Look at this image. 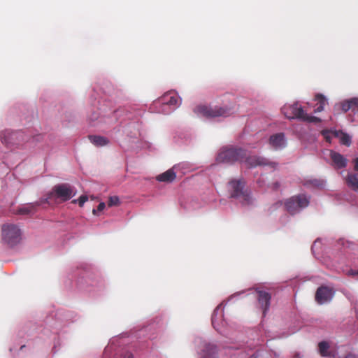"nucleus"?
Instances as JSON below:
<instances>
[{
  "label": "nucleus",
  "mask_w": 358,
  "mask_h": 358,
  "mask_svg": "<svg viewBox=\"0 0 358 358\" xmlns=\"http://www.w3.org/2000/svg\"><path fill=\"white\" fill-rule=\"evenodd\" d=\"M88 200L87 195H81L78 199H74L71 201L72 203H78L80 207H83L84 203Z\"/></svg>",
  "instance_id": "21"
},
{
  "label": "nucleus",
  "mask_w": 358,
  "mask_h": 358,
  "mask_svg": "<svg viewBox=\"0 0 358 358\" xmlns=\"http://www.w3.org/2000/svg\"><path fill=\"white\" fill-rule=\"evenodd\" d=\"M330 158L332 161L333 166L336 169H343L347 166L348 159L341 154L335 151L330 152Z\"/></svg>",
  "instance_id": "13"
},
{
  "label": "nucleus",
  "mask_w": 358,
  "mask_h": 358,
  "mask_svg": "<svg viewBox=\"0 0 358 358\" xmlns=\"http://www.w3.org/2000/svg\"><path fill=\"white\" fill-rule=\"evenodd\" d=\"M341 143L345 145L349 146L351 144V138L347 134L342 133L341 136Z\"/></svg>",
  "instance_id": "22"
},
{
  "label": "nucleus",
  "mask_w": 358,
  "mask_h": 358,
  "mask_svg": "<svg viewBox=\"0 0 358 358\" xmlns=\"http://www.w3.org/2000/svg\"><path fill=\"white\" fill-rule=\"evenodd\" d=\"M105 206H106L105 203H104L103 202H101V203L98 205V206H97V208H96V209H93V210H92V213H93L94 215H97V212H101V211H102V210L104 209Z\"/></svg>",
  "instance_id": "25"
},
{
  "label": "nucleus",
  "mask_w": 358,
  "mask_h": 358,
  "mask_svg": "<svg viewBox=\"0 0 358 358\" xmlns=\"http://www.w3.org/2000/svg\"><path fill=\"white\" fill-rule=\"evenodd\" d=\"M329 344L327 341L320 342L318 344L319 352L322 357H334V351L329 350Z\"/></svg>",
  "instance_id": "17"
},
{
  "label": "nucleus",
  "mask_w": 358,
  "mask_h": 358,
  "mask_svg": "<svg viewBox=\"0 0 358 358\" xmlns=\"http://www.w3.org/2000/svg\"><path fill=\"white\" fill-rule=\"evenodd\" d=\"M309 203L308 199L303 194L292 196L285 202L287 210L290 214H294L301 208L308 206Z\"/></svg>",
  "instance_id": "7"
},
{
  "label": "nucleus",
  "mask_w": 358,
  "mask_h": 358,
  "mask_svg": "<svg viewBox=\"0 0 358 358\" xmlns=\"http://www.w3.org/2000/svg\"><path fill=\"white\" fill-rule=\"evenodd\" d=\"M227 189L231 198L238 199L243 205L250 203V192L245 187V180H229Z\"/></svg>",
  "instance_id": "4"
},
{
  "label": "nucleus",
  "mask_w": 358,
  "mask_h": 358,
  "mask_svg": "<svg viewBox=\"0 0 358 358\" xmlns=\"http://www.w3.org/2000/svg\"><path fill=\"white\" fill-rule=\"evenodd\" d=\"M308 181L310 182V185H311L319 186V182H320L321 180H308Z\"/></svg>",
  "instance_id": "29"
},
{
  "label": "nucleus",
  "mask_w": 358,
  "mask_h": 358,
  "mask_svg": "<svg viewBox=\"0 0 358 358\" xmlns=\"http://www.w3.org/2000/svg\"><path fill=\"white\" fill-rule=\"evenodd\" d=\"M346 182L348 187L358 192V180H346Z\"/></svg>",
  "instance_id": "24"
},
{
  "label": "nucleus",
  "mask_w": 358,
  "mask_h": 358,
  "mask_svg": "<svg viewBox=\"0 0 358 358\" xmlns=\"http://www.w3.org/2000/svg\"><path fill=\"white\" fill-rule=\"evenodd\" d=\"M246 157V150L238 147L225 146L217 154L216 161L218 163L233 164L236 162H243Z\"/></svg>",
  "instance_id": "2"
},
{
  "label": "nucleus",
  "mask_w": 358,
  "mask_h": 358,
  "mask_svg": "<svg viewBox=\"0 0 358 358\" xmlns=\"http://www.w3.org/2000/svg\"><path fill=\"white\" fill-rule=\"evenodd\" d=\"M252 358H257V357H252Z\"/></svg>",
  "instance_id": "34"
},
{
  "label": "nucleus",
  "mask_w": 358,
  "mask_h": 358,
  "mask_svg": "<svg viewBox=\"0 0 358 358\" xmlns=\"http://www.w3.org/2000/svg\"><path fill=\"white\" fill-rule=\"evenodd\" d=\"M348 273H349V275H358V271L350 270V271H349Z\"/></svg>",
  "instance_id": "30"
},
{
  "label": "nucleus",
  "mask_w": 358,
  "mask_h": 358,
  "mask_svg": "<svg viewBox=\"0 0 358 358\" xmlns=\"http://www.w3.org/2000/svg\"><path fill=\"white\" fill-rule=\"evenodd\" d=\"M194 113L206 117H228L232 114L231 109L228 107L198 106L194 108Z\"/></svg>",
  "instance_id": "5"
},
{
  "label": "nucleus",
  "mask_w": 358,
  "mask_h": 358,
  "mask_svg": "<svg viewBox=\"0 0 358 358\" xmlns=\"http://www.w3.org/2000/svg\"><path fill=\"white\" fill-rule=\"evenodd\" d=\"M340 106L344 113L349 110H351L354 113L358 112V98H353L345 101L341 103Z\"/></svg>",
  "instance_id": "16"
},
{
  "label": "nucleus",
  "mask_w": 358,
  "mask_h": 358,
  "mask_svg": "<svg viewBox=\"0 0 358 358\" xmlns=\"http://www.w3.org/2000/svg\"><path fill=\"white\" fill-rule=\"evenodd\" d=\"M2 239L8 245L13 247L22 239L20 229L15 224H4L2 227Z\"/></svg>",
  "instance_id": "6"
},
{
  "label": "nucleus",
  "mask_w": 358,
  "mask_h": 358,
  "mask_svg": "<svg viewBox=\"0 0 358 358\" xmlns=\"http://www.w3.org/2000/svg\"><path fill=\"white\" fill-rule=\"evenodd\" d=\"M353 169L355 171H358V157L355 158L352 161Z\"/></svg>",
  "instance_id": "27"
},
{
  "label": "nucleus",
  "mask_w": 358,
  "mask_h": 358,
  "mask_svg": "<svg viewBox=\"0 0 358 358\" xmlns=\"http://www.w3.org/2000/svg\"><path fill=\"white\" fill-rule=\"evenodd\" d=\"M89 139L96 146H104L109 143L106 138L100 136H90Z\"/></svg>",
  "instance_id": "19"
},
{
  "label": "nucleus",
  "mask_w": 358,
  "mask_h": 358,
  "mask_svg": "<svg viewBox=\"0 0 358 358\" xmlns=\"http://www.w3.org/2000/svg\"><path fill=\"white\" fill-rule=\"evenodd\" d=\"M279 187L278 182H275L274 184V188L277 189Z\"/></svg>",
  "instance_id": "32"
},
{
  "label": "nucleus",
  "mask_w": 358,
  "mask_h": 358,
  "mask_svg": "<svg viewBox=\"0 0 358 358\" xmlns=\"http://www.w3.org/2000/svg\"><path fill=\"white\" fill-rule=\"evenodd\" d=\"M185 166V164L175 165L170 169L157 176L155 179H176V178H182L187 173V169Z\"/></svg>",
  "instance_id": "9"
},
{
  "label": "nucleus",
  "mask_w": 358,
  "mask_h": 358,
  "mask_svg": "<svg viewBox=\"0 0 358 358\" xmlns=\"http://www.w3.org/2000/svg\"><path fill=\"white\" fill-rule=\"evenodd\" d=\"M334 295V290L327 286H321L317 288L315 293V301L319 304L329 302Z\"/></svg>",
  "instance_id": "10"
},
{
  "label": "nucleus",
  "mask_w": 358,
  "mask_h": 358,
  "mask_svg": "<svg viewBox=\"0 0 358 358\" xmlns=\"http://www.w3.org/2000/svg\"><path fill=\"white\" fill-rule=\"evenodd\" d=\"M315 100L317 103L315 106L314 112L315 113L322 112L324 110V107L325 104L327 103V100H326L325 97L321 94H317L315 96Z\"/></svg>",
  "instance_id": "18"
},
{
  "label": "nucleus",
  "mask_w": 358,
  "mask_h": 358,
  "mask_svg": "<svg viewBox=\"0 0 358 358\" xmlns=\"http://www.w3.org/2000/svg\"><path fill=\"white\" fill-rule=\"evenodd\" d=\"M257 294L259 304L262 309L264 316H265L270 306L271 296L269 293L262 290H257Z\"/></svg>",
  "instance_id": "11"
},
{
  "label": "nucleus",
  "mask_w": 358,
  "mask_h": 358,
  "mask_svg": "<svg viewBox=\"0 0 358 358\" xmlns=\"http://www.w3.org/2000/svg\"><path fill=\"white\" fill-rule=\"evenodd\" d=\"M76 194L73 187L68 184H59L54 186L52 190L48 193L45 198L42 199V202L50 203L51 201L55 203H62L69 201Z\"/></svg>",
  "instance_id": "1"
},
{
  "label": "nucleus",
  "mask_w": 358,
  "mask_h": 358,
  "mask_svg": "<svg viewBox=\"0 0 358 358\" xmlns=\"http://www.w3.org/2000/svg\"><path fill=\"white\" fill-rule=\"evenodd\" d=\"M159 101L162 104L177 106L180 104V100L178 95L174 93L169 92L166 93L160 99Z\"/></svg>",
  "instance_id": "14"
},
{
  "label": "nucleus",
  "mask_w": 358,
  "mask_h": 358,
  "mask_svg": "<svg viewBox=\"0 0 358 358\" xmlns=\"http://www.w3.org/2000/svg\"><path fill=\"white\" fill-rule=\"evenodd\" d=\"M347 179H348V180H350V179H352V178H350V177H348ZM353 179H356V178H354Z\"/></svg>",
  "instance_id": "33"
},
{
  "label": "nucleus",
  "mask_w": 358,
  "mask_h": 358,
  "mask_svg": "<svg viewBox=\"0 0 358 358\" xmlns=\"http://www.w3.org/2000/svg\"><path fill=\"white\" fill-rule=\"evenodd\" d=\"M43 203H46L42 202V199H41L38 201L30 203L27 204V206L19 208L17 210V213L21 215H29L30 213H33L36 210L37 208L39 206H41Z\"/></svg>",
  "instance_id": "15"
},
{
  "label": "nucleus",
  "mask_w": 358,
  "mask_h": 358,
  "mask_svg": "<svg viewBox=\"0 0 358 358\" xmlns=\"http://www.w3.org/2000/svg\"><path fill=\"white\" fill-rule=\"evenodd\" d=\"M205 350L206 353L203 358H211V356L216 352V348L213 345L208 344L206 346Z\"/></svg>",
  "instance_id": "20"
},
{
  "label": "nucleus",
  "mask_w": 358,
  "mask_h": 358,
  "mask_svg": "<svg viewBox=\"0 0 358 358\" xmlns=\"http://www.w3.org/2000/svg\"><path fill=\"white\" fill-rule=\"evenodd\" d=\"M120 203L119 198L116 196H110L108 201V206H117Z\"/></svg>",
  "instance_id": "23"
},
{
  "label": "nucleus",
  "mask_w": 358,
  "mask_h": 358,
  "mask_svg": "<svg viewBox=\"0 0 358 358\" xmlns=\"http://www.w3.org/2000/svg\"><path fill=\"white\" fill-rule=\"evenodd\" d=\"M121 358H133V355L129 352H126Z\"/></svg>",
  "instance_id": "28"
},
{
  "label": "nucleus",
  "mask_w": 358,
  "mask_h": 358,
  "mask_svg": "<svg viewBox=\"0 0 358 358\" xmlns=\"http://www.w3.org/2000/svg\"><path fill=\"white\" fill-rule=\"evenodd\" d=\"M245 159V163L248 168H253L257 166H268L271 168H275L278 164L275 162L269 161L268 159L261 156L252 155L247 156Z\"/></svg>",
  "instance_id": "8"
},
{
  "label": "nucleus",
  "mask_w": 358,
  "mask_h": 358,
  "mask_svg": "<svg viewBox=\"0 0 358 358\" xmlns=\"http://www.w3.org/2000/svg\"><path fill=\"white\" fill-rule=\"evenodd\" d=\"M345 358H357V357H355V355H348Z\"/></svg>",
  "instance_id": "31"
},
{
  "label": "nucleus",
  "mask_w": 358,
  "mask_h": 358,
  "mask_svg": "<svg viewBox=\"0 0 358 358\" xmlns=\"http://www.w3.org/2000/svg\"><path fill=\"white\" fill-rule=\"evenodd\" d=\"M281 111L288 119H297L309 123H319L321 122L320 118L308 115L297 103L292 105H285L281 108Z\"/></svg>",
  "instance_id": "3"
},
{
  "label": "nucleus",
  "mask_w": 358,
  "mask_h": 358,
  "mask_svg": "<svg viewBox=\"0 0 358 358\" xmlns=\"http://www.w3.org/2000/svg\"><path fill=\"white\" fill-rule=\"evenodd\" d=\"M218 311V307L214 310L213 315L212 316V324L215 329H217V324H216V315Z\"/></svg>",
  "instance_id": "26"
},
{
  "label": "nucleus",
  "mask_w": 358,
  "mask_h": 358,
  "mask_svg": "<svg viewBox=\"0 0 358 358\" xmlns=\"http://www.w3.org/2000/svg\"><path fill=\"white\" fill-rule=\"evenodd\" d=\"M269 144L275 150L284 148L287 144L284 134L278 133L271 136Z\"/></svg>",
  "instance_id": "12"
}]
</instances>
